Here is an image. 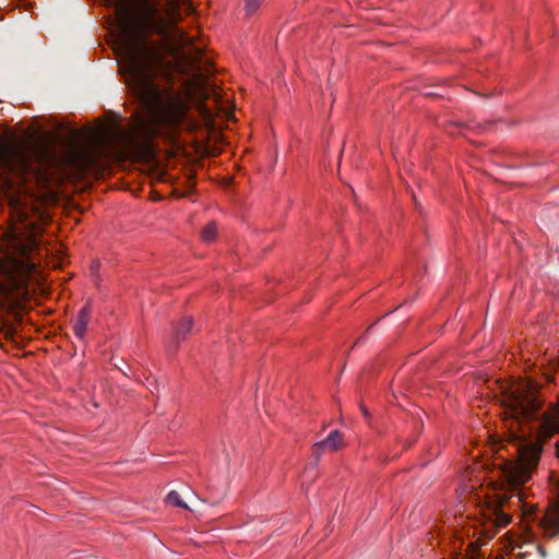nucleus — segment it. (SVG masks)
<instances>
[{"instance_id": "12", "label": "nucleus", "mask_w": 559, "mask_h": 559, "mask_svg": "<svg viewBox=\"0 0 559 559\" xmlns=\"http://www.w3.org/2000/svg\"><path fill=\"white\" fill-rule=\"evenodd\" d=\"M263 0H245V8L248 14L254 13Z\"/></svg>"}, {"instance_id": "4", "label": "nucleus", "mask_w": 559, "mask_h": 559, "mask_svg": "<svg viewBox=\"0 0 559 559\" xmlns=\"http://www.w3.org/2000/svg\"><path fill=\"white\" fill-rule=\"evenodd\" d=\"M90 317V307L84 306L78 314V318L73 324V331L76 337L83 338L86 332L87 323Z\"/></svg>"}, {"instance_id": "6", "label": "nucleus", "mask_w": 559, "mask_h": 559, "mask_svg": "<svg viewBox=\"0 0 559 559\" xmlns=\"http://www.w3.org/2000/svg\"><path fill=\"white\" fill-rule=\"evenodd\" d=\"M192 326V318H186L180 325L175 326L173 340L175 343H179L190 333Z\"/></svg>"}, {"instance_id": "1", "label": "nucleus", "mask_w": 559, "mask_h": 559, "mask_svg": "<svg viewBox=\"0 0 559 559\" xmlns=\"http://www.w3.org/2000/svg\"><path fill=\"white\" fill-rule=\"evenodd\" d=\"M119 33L117 50L128 87L143 108L127 130L116 126L93 131L88 143L71 145L62 155L28 139L0 140V157H106L109 146L144 151L155 135L174 139L189 102L197 105L211 132L234 118V108L211 82L213 66L198 36L178 26L189 0H112Z\"/></svg>"}, {"instance_id": "2", "label": "nucleus", "mask_w": 559, "mask_h": 559, "mask_svg": "<svg viewBox=\"0 0 559 559\" xmlns=\"http://www.w3.org/2000/svg\"><path fill=\"white\" fill-rule=\"evenodd\" d=\"M13 228L8 239V249L0 259V276L23 284L36 273L34 254L39 249L44 224L51 219L50 212H10Z\"/></svg>"}, {"instance_id": "11", "label": "nucleus", "mask_w": 559, "mask_h": 559, "mask_svg": "<svg viewBox=\"0 0 559 559\" xmlns=\"http://www.w3.org/2000/svg\"><path fill=\"white\" fill-rule=\"evenodd\" d=\"M0 332L3 333L4 338L14 342V335L16 333L15 328L11 324L3 323L0 328Z\"/></svg>"}, {"instance_id": "13", "label": "nucleus", "mask_w": 559, "mask_h": 559, "mask_svg": "<svg viewBox=\"0 0 559 559\" xmlns=\"http://www.w3.org/2000/svg\"><path fill=\"white\" fill-rule=\"evenodd\" d=\"M360 409H361V412H362L365 417L369 416V412H368V409L364 405L360 406Z\"/></svg>"}, {"instance_id": "15", "label": "nucleus", "mask_w": 559, "mask_h": 559, "mask_svg": "<svg viewBox=\"0 0 559 559\" xmlns=\"http://www.w3.org/2000/svg\"><path fill=\"white\" fill-rule=\"evenodd\" d=\"M538 549H539V552H540L542 557H545L546 556L545 550L542 547H538Z\"/></svg>"}, {"instance_id": "10", "label": "nucleus", "mask_w": 559, "mask_h": 559, "mask_svg": "<svg viewBox=\"0 0 559 559\" xmlns=\"http://www.w3.org/2000/svg\"><path fill=\"white\" fill-rule=\"evenodd\" d=\"M324 449H325V447L324 445H320V442H317L313 445L312 455H311V460L312 461L309 463V466L316 467L318 465Z\"/></svg>"}, {"instance_id": "5", "label": "nucleus", "mask_w": 559, "mask_h": 559, "mask_svg": "<svg viewBox=\"0 0 559 559\" xmlns=\"http://www.w3.org/2000/svg\"><path fill=\"white\" fill-rule=\"evenodd\" d=\"M343 436L338 430H333L329 433V436L320 441V445H324L325 449L331 451H336L342 447Z\"/></svg>"}, {"instance_id": "8", "label": "nucleus", "mask_w": 559, "mask_h": 559, "mask_svg": "<svg viewBox=\"0 0 559 559\" xmlns=\"http://www.w3.org/2000/svg\"><path fill=\"white\" fill-rule=\"evenodd\" d=\"M166 501L171 504V506H175V507H178V508H182V509H187V510H191V508L181 499L180 495L175 491V490H171L167 497H166Z\"/></svg>"}, {"instance_id": "9", "label": "nucleus", "mask_w": 559, "mask_h": 559, "mask_svg": "<svg viewBox=\"0 0 559 559\" xmlns=\"http://www.w3.org/2000/svg\"><path fill=\"white\" fill-rule=\"evenodd\" d=\"M556 369H559V358H554L552 360H550V366L543 370V380L547 383L554 381L552 371Z\"/></svg>"}, {"instance_id": "3", "label": "nucleus", "mask_w": 559, "mask_h": 559, "mask_svg": "<svg viewBox=\"0 0 559 559\" xmlns=\"http://www.w3.org/2000/svg\"><path fill=\"white\" fill-rule=\"evenodd\" d=\"M510 445L514 449L515 454L513 460L506 461L500 468L503 488L499 497L500 507L495 510L493 525L496 527H504L511 522V516L502 509L504 504L522 507L524 491L521 486L531 479L542 452V447L538 443L527 441L522 437H515Z\"/></svg>"}, {"instance_id": "14", "label": "nucleus", "mask_w": 559, "mask_h": 559, "mask_svg": "<svg viewBox=\"0 0 559 559\" xmlns=\"http://www.w3.org/2000/svg\"><path fill=\"white\" fill-rule=\"evenodd\" d=\"M486 537L488 539H491L493 537V533H489L488 531H486Z\"/></svg>"}, {"instance_id": "7", "label": "nucleus", "mask_w": 559, "mask_h": 559, "mask_svg": "<svg viewBox=\"0 0 559 559\" xmlns=\"http://www.w3.org/2000/svg\"><path fill=\"white\" fill-rule=\"evenodd\" d=\"M217 227L214 222L209 223L201 231V238L205 242H211L215 239Z\"/></svg>"}]
</instances>
